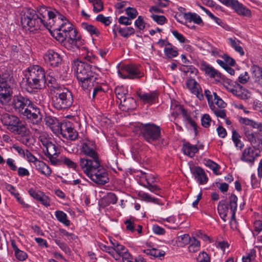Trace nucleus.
Masks as SVG:
<instances>
[{
	"mask_svg": "<svg viewBox=\"0 0 262 262\" xmlns=\"http://www.w3.org/2000/svg\"><path fill=\"white\" fill-rule=\"evenodd\" d=\"M51 13V11L45 6L38 7L37 12L31 8L25 9L21 13V24L24 28L30 31L41 29L42 27L47 29Z\"/></svg>",
	"mask_w": 262,
	"mask_h": 262,
	"instance_id": "1",
	"label": "nucleus"
},
{
	"mask_svg": "<svg viewBox=\"0 0 262 262\" xmlns=\"http://www.w3.org/2000/svg\"><path fill=\"white\" fill-rule=\"evenodd\" d=\"M26 79L25 90L30 93L36 92L46 83L45 69L39 65L30 66L24 71Z\"/></svg>",
	"mask_w": 262,
	"mask_h": 262,
	"instance_id": "2",
	"label": "nucleus"
},
{
	"mask_svg": "<svg viewBox=\"0 0 262 262\" xmlns=\"http://www.w3.org/2000/svg\"><path fill=\"white\" fill-rule=\"evenodd\" d=\"M72 68L76 74L79 85L83 89H88L93 86V82L96 78L89 64L75 60L72 63Z\"/></svg>",
	"mask_w": 262,
	"mask_h": 262,
	"instance_id": "3",
	"label": "nucleus"
},
{
	"mask_svg": "<svg viewBox=\"0 0 262 262\" xmlns=\"http://www.w3.org/2000/svg\"><path fill=\"white\" fill-rule=\"evenodd\" d=\"M136 128L139 134L148 143L155 146L164 145V141L161 137V128L154 123L138 124Z\"/></svg>",
	"mask_w": 262,
	"mask_h": 262,
	"instance_id": "4",
	"label": "nucleus"
},
{
	"mask_svg": "<svg viewBox=\"0 0 262 262\" xmlns=\"http://www.w3.org/2000/svg\"><path fill=\"white\" fill-rule=\"evenodd\" d=\"M80 153L85 156L79 159L78 163L80 168L100 160L96 145L92 141L87 139L82 140L80 147Z\"/></svg>",
	"mask_w": 262,
	"mask_h": 262,
	"instance_id": "5",
	"label": "nucleus"
},
{
	"mask_svg": "<svg viewBox=\"0 0 262 262\" xmlns=\"http://www.w3.org/2000/svg\"><path fill=\"white\" fill-rule=\"evenodd\" d=\"M101 160L81 167L83 172L94 182L104 185L109 181L107 170L100 163Z\"/></svg>",
	"mask_w": 262,
	"mask_h": 262,
	"instance_id": "6",
	"label": "nucleus"
},
{
	"mask_svg": "<svg viewBox=\"0 0 262 262\" xmlns=\"http://www.w3.org/2000/svg\"><path fill=\"white\" fill-rule=\"evenodd\" d=\"M52 94L51 104L57 110L67 109L73 103L72 93L63 86L56 88Z\"/></svg>",
	"mask_w": 262,
	"mask_h": 262,
	"instance_id": "7",
	"label": "nucleus"
},
{
	"mask_svg": "<svg viewBox=\"0 0 262 262\" xmlns=\"http://www.w3.org/2000/svg\"><path fill=\"white\" fill-rule=\"evenodd\" d=\"M238 199L235 194H231L229 198V205L225 201H220L217 206L218 213L224 222L227 221V217L230 215V225L232 228H236L235 212L237 210Z\"/></svg>",
	"mask_w": 262,
	"mask_h": 262,
	"instance_id": "8",
	"label": "nucleus"
},
{
	"mask_svg": "<svg viewBox=\"0 0 262 262\" xmlns=\"http://www.w3.org/2000/svg\"><path fill=\"white\" fill-rule=\"evenodd\" d=\"M60 30L67 35L75 29L73 25L63 15L56 10L51 11L47 25V29Z\"/></svg>",
	"mask_w": 262,
	"mask_h": 262,
	"instance_id": "9",
	"label": "nucleus"
},
{
	"mask_svg": "<svg viewBox=\"0 0 262 262\" xmlns=\"http://www.w3.org/2000/svg\"><path fill=\"white\" fill-rule=\"evenodd\" d=\"M118 75L122 78L139 79L144 75L140 70V66L135 64H128L124 66L118 71Z\"/></svg>",
	"mask_w": 262,
	"mask_h": 262,
	"instance_id": "10",
	"label": "nucleus"
},
{
	"mask_svg": "<svg viewBox=\"0 0 262 262\" xmlns=\"http://www.w3.org/2000/svg\"><path fill=\"white\" fill-rule=\"evenodd\" d=\"M58 134H61L63 138L71 141L75 140L78 137V133L74 128L73 123L68 120L60 122Z\"/></svg>",
	"mask_w": 262,
	"mask_h": 262,
	"instance_id": "11",
	"label": "nucleus"
},
{
	"mask_svg": "<svg viewBox=\"0 0 262 262\" xmlns=\"http://www.w3.org/2000/svg\"><path fill=\"white\" fill-rule=\"evenodd\" d=\"M22 116L26 118L29 122L33 124H39L42 120V115L39 108L33 102L28 108L26 107Z\"/></svg>",
	"mask_w": 262,
	"mask_h": 262,
	"instance_id": "12",
	"label": "nucleus"
},
{
	"mask_svg": "<svg viewBox=\"0 0 262 262\" xmlns=\"http://www.w3.org/2000/svg\"><path fill=\"white\" fill-rule=\"evenodd\" d=\"M66 41H64V47L68 50L79 48L83 44L82 40L78 34L76 29L72 31L68 34Z\"/></svg>",
	"mask_w": 262,
	"mask_h": 262,
	"instance_id": "13",
	"label": "nucleus"
},
{
	"mask_svg": "<svg viewBox=\"0 0 262 262\" xmlns=\"http://www.w3.org/2000/svg\"><path fill=\"white\" fill-rule=\"evenodd\" d=\"M12 94V88L10 81L0 75V102L2 104H7Z\"/></svg>",
	"mask_w": 262,
	"mask_h": 262,
	"instance_id": "14",
	"label": "nucleus"
},
{
	"mask_svg": "<svg viewBox=\"0 0 262 262\" xmlns=\"http://www.w3.org/2000/svg\"><path fill=\"white\" fill-rule=\"evenodd\" d=\"M12 94V88L10 81L0 75V102L2 104H7Z\"/></svg>",
	"mask_w": 262,
	"mask_h": 262,
	"instance_id": "15",
	"label": "nucleus"
},
{
	"mask_svg": "<svg viewBox=\"0 0 262 262\" xmlns=\"http://www.w3.org/2000/svg\"><path fill=\"white\" fill-rule=\"evenodd\" d=\"M43 58L45 63L53 68L58 67L62 61L61 55L52 49L47 50L43 54Z\"/></svg>",
	"mask_w": 262,
	"mask_h": 262,
	"instance_id": "16",
	"label": "nucleus"
},
{
	"mask_svg": "<svg viewBox=\"0 0 262 262\" xmlns=\"http://www.w3.org/2000/svg\"><path fill=\"white\" fill-rule=\"evenodd\" d=\"M32 103L29 98L20 95L14 97L12 105L15 111L22 115Z\"/></svg>",
	"mask_w": 262,
	"mask_h": 262,
	"instance_id": "17",
	"label": "nucleus"
},
{
	"mask_svg": "<svg viewBox=\"0 0 262 262\" xmlns=\"http://www.w3.org/2000/svg\"><path fill=\"white\" fill-rule=\"evenodd\" d=\"M43 151L45 155L50 160L52 164L58 165L59 164V160L57 159L60 151L58 147L53 143L45 147Z\"/></svg>",
	"mask_w": 262,
	"mask_h": 262,
	"instance_id": "18",
	"label": "nucleus"
},
{
	"mask_svg": "<svg viewBox=\"0 0 262 262\" xmlns=\"http://www.w3.org/2000/svg\"><path fill=\"white\" fill-rule=\"evenodd\" d=\"M1 120L3 124L7 126V129L9 131L14 129L20 123V120L17 117L7 113L2 115Z\"/></svg>",
	"mask_w": 262,
	"mask_h": 262,
	"instance_id": "19",
	"label": "nucleus"
},
{
	"mask_svg": "<svg viewBox=\"0 0 262 262\" xmlns=\"http://www.w3.org/2000/svg\"><path fill=\"white\" fill-rule=\"evenodd\" d=\"M259 154L252 147H247L243 150L241 160L245 162L253 164Z\"/></svg>",
	"mask_w": 262,
	"mask_h": 262,
	"instance_id": "20",
	"label": "nucleus"
},
{
	"mask_svg": "<svg viewBox=\"0 0 262 262\" xmlns=\"http://www.w3.org/2000/svg\"><path fill=\"white\" fill-rule=\"evenodd\" d=\"M190 171L195 180L200 185L206 184L208 181V178L203 169L199 166L190 167Z\"/></svg>",
	"mask_w": 262,
	"mask_h": 262,
	"instance_id": "21",
	"label": "nucleus"
},
{
	"mask_svg": "<svg viewBox=\"0 0 262 262\" xmlns=\"http://www.w3.org/2000/svg\"><path fill=\"white\" fill-rule=\"evenodd\" d=\"M137 95L143 103L149 104L155 103L158 97V94L156 91L149 93L139 91L137 92Z\"/></svg>",
	"mask_w": 262,
	"mask_h": 262,
	"instance_id": "22",
	"label": "nucleus"
},
{
	"mask_svg": "<svg viewBox=\"0 0 262 262\" xmlns=\"http://www.w3.org/2000/svg\"><path fill=\"white\" fill-rule=\"evenodd\" d=\"M179 70L183 73V78L195 79L198 73V70L193 66L181 65Z\"/></svg>",
	"mask_w": 262,
	"mask_h": 262,
	"instance_id": "23",
	"label": "nucleus"
},
{
	"mask_svg": "<svg viewBox=\"0 0 262 262\" xmlns=\"http://www.w3.org/2000/svg\"><path fill=\"white\" fill-rule=\"evenodd\" d=\"M45 124L55 134H58L60 123L55 117L51 116H47L45 118Z\"/></svg>",
	"mask_w": 262,
	"mask_h": 262,
	"instance_id": "24",
	"label": "nucleus"
},
{
	"mask_svg": "<svg viewBox=\"0 0 262 262\" xmlns=\"http://www.w3.org/2000/svg\"><path fill=\"white\" fill-rule=\"evenodd\" d=\"M119 105L123 111L128 112L136 107V102L133 98L128 97L121 101Z\"/></svg>",
	"mask_w": 262,
	"mask_h": 262,
	"instance_id": "25",
	"label": "nucleus"
},
{
	"mask_svg": "<svg viewBox=\"0 0 262 262\" xmlns=\"http://www.w3.org/2000/svg\"><path fill=\"white\" fill-rule=\"evenodd\" d=\"M4 185L5 189L16 198L17 202L24 208H28L29 207L28 204L25 203L23 199L20 196L19 193L13 186L7 183H5Z\"/></svg>",
	"mask_w": 262,
	"mask_h": 262,
	"instance_id": "26",
	"label": "nucleus"
},
{
	"mask_svg": "<svg viewBox=\"0 0 262 262\" xmlns=\"http://www.w3.org/2000/svg\"><path fill=\"white\" fill-rule=\"evenodd\" d=\"M179 110L184 119V121L186 123L189 124L193 128L195 134H197V124L192 119L190 114L182 106L179 107Z\"/></svg>",
	"mask_w": 262,
	"mask_h": 262,
	"instance_id": "27",
	"label": "nucleus"
},
{
	"mask_svg": "<svg viewBox=\"0 0 262 262\" xmlns=\"http://www.w3.org/2000/svg\"><path fill=\"white\" fill-rule=\"evenodd\" d=\"M232 9L234 10L238 15L242 16L251 17V11L242 3L238 1H236Z\"/></svg>",
	"mask_w": 262,
	"mask_h": 262,
	"instance_id": "28",
	"label": "nucleus"
},
{
	"mask_svg": "<svg viewBox=\"0 0 262 262\" xmlns=\"http://www.w3.org/2000/svg\"><path fill=\"white\" fill-rule=\"evenodd\" d=\"M34 165L36 170L41 174L47 177L51 176L52 173L51 168L43 161L38 160L35 162Z\"/></svg>",
	"mask_w": 262,
	"mask_h": 262,
	"instance_id": "29",
	"label": "nucleus"
},
{
	"mask_svg": "<svg viewBox=\"0 0 262 262\" xmlns=\"http://www.w3.org/2000/svg\"><path fill=\"white\" fill-rule=\"evenodd\" d=\"M184 17L185 19V25H187V24H191L192 21L197 25L203 24V20L201 17L195 13H185L184 14Z\"/></svg>",
	"mask_w": 262,
	"mask_h": 262,
	"instance_id": "30",
	"label": "nucleus"
},
{
	"mask_svg": "<svg viewBox=\"0 0 262 262\" xmlns=\"http://www.w3.org/2000/svg\"><path fill=\"white\" fill-rule=\"evenodd\" d=\"M143 252L148 255H150L154 257L155 258H158L160 259H162L165 255L164 251L155 248L144 250Z\"/></svg>",
	"mask_w": 262,
	"mask_h": 262,
	"instance_id": "31",
	"label": "nucleus"
},
{
	"mask_svg": "<svg viewBox=\"0 0 262 262\" xmlns=\"http://www.w3.org/2000/svg\"><path fill=\"white\" fill-rule=\"evenodd\" d=\"M164 52L165 55L169 58H172L178 55L177 48L170 43H167L165 45Z\"/></svg>",
	"mask_w": 262,
	"mask_h": 262,
	"instance_id": "32",
	"label": "nucleus"
},
{
	"mask_svg": "<svg viewBox=\"0 0 262 262\" xmlns=\"http://www.w3.org/2000/svg\"><path fill=\"white\" fill-rule=\"evenodd\" d=\"M252 77L255 82L262 86V68L258 66L252 67Z\"/></svg>",
	"mask_w": 262,
	"mask_h": 262,
	"instance_id": "33",
	"label": "nucleus"
},
{
	"mask_svg": "<svg viewBox=\"0 0 262 262\" xmlns=\"http://www.w3.org/2000/svg\"><path fill=\"white\" fill-rule=\"evenodd\" d=\"M198 150L196 145L190 144L189 143H186L183 144V150L184 154L190 157H193L195 153L198 151Z\"/></svg>",
	"mask_w": 262,
	"mask_h": 262,
	"instance_id": "34",
	"label": "nucleus"
},
{
	"mask_svg": "<svg viewBox=\"0 0 262 262\" xmlns=\"http://www.w3.org/2000/svg\"><path fill=\"white\" fill-rule=\"evenodd\" d=\"M203 69L205 74L211 78H221V74L217 70L208 64H203L202 65Z\"/></svg>",
	"mask_w": 262,
	"mask_h": 262,
	"instance_id": "35",
	"label": "nucleus"
},
{
	"mask_svg": "<svg viewBox=\"0 0 262 262\" xmlns=\"http://www.w3.org/2000/svg\"><path fill=\"white\" fill-rule=\"evenodd\" d=\"M254 226V232L253 234L259 235L257 238L258 240L262 243V213L260 215V217L255 220L253 223Z\"/></svg>",
	"mask_w": 262,
	"mask_h": 262,
	"instance_id": "36",
	"label": "nucleus"
},
{
	"mask_svg": "<svg viewBox=\"0 0 262 262\" xmlns=\"http://www.w3.org/2000/svg\"><path fill=\"white\" fill-rule=\"evenodd\" d=\"M11 132L20 135L21 137H26L29 136L30 130L25 125L18 124L15 126L14 129L10 131Z\"/></svg>",
	"mask_w": 262,
	"mask_h": 262,
	"instance_id": "37",
	"label": "nucleus"
},
{
	"mask_svg": "<svg viewBox=\"0 0 262 262\" xmlns=\"http://www.w3.org/2000/svg\"><path fill=\"white\" fill-rule=\"evenodd\" d=\"M81 27L92 36H98L100 34L99 30L92 25L89 24L87 23H82L81 24Z\"/></svg>",
	"mask_w": 262,
	"mask_h": 262,
	"instance_id": "38",
	"label": "nucleus"
},
{
	"mask_svg": "<svg viewBox=\"0 0 262 262\" xmlns=\"http://www.w3.org/2000/svg\"><path fill=\"white\" fill-rule=\"evenodd\" d=\"M60 162H61L69 168H71L74 170H78L79 165H78L76 162L66 156L61 157L59 160Z\"/></svg>",
	"mask_w": 262,
	"mask_h": 262,
	"instance_id": "39",
	"label": "nucleus"
},
{
	"mask_svg": "<svg viewBox=\"0 0 262 262\" xmlns=\"http://www.w3.org/2000/svg\"><path fill=\"white\" fill-rule=\"evenodd\" d=\"M55 215L58 221L67 226L70 225V221L67 219V215L63 211L57 210L55 212Z\"/></svg>",
	"mask_w": 262,
	"mask_h": 262,
	"instance_id": "40",
	"label": "nucleus"
},
{
	"mask_svg": "<svg viewBox=\"0 0 262 262\" xmlns=\"http://www.w3.org/2000/svg\"><path fill=\"white\" fill-rule=\"evenodd\" d=\"M228 40L231 46L237 52L239 53L242 56L244 55L245 53L244 50L240 46L241 42L239 40H236L232 38H228Z\"/></svg>",
	"mask_w": 262,
	"mask_h": 262,
	"instance_id": "41",
	"label": "nucleus"
},
{
	"mask_svg": "<svg viewBox=\"0 0 262 262\" xmlns=\"http://www.w3.org/2000/svg\"><path fill=\"white\" fill-rule=\"evenodd\" d=\"M115 94L120 102L127 97V90L123 86H117L115 89Z\"/></svg>",
	"mask_w": 262,
	"mask_h": 262,
	"instance_id": "42",
	"label": "nucleus"
},
{
	"mask_svg": "<svg viewBox=\"0 0 262 262\" xmlns=\"http://www.w3.org/2000/svg\"><path fill=\"white\" fill-rule=\"evenodd\" d=\"M186 86L187 88L191 92H195L200 88L199 84L196 81L195 79H188L186 80Z\"/></svg>",
	"mask_w": 262,
	"mask_h": 262,
	"instance_id": "43",
	"label": "nucleus"
},
{
	"mask_svg": "<svg viewBox=\"0 0 262 262\" xmlns=\"http://www.w3.org/2000/svg\"><path fill=\"white\" fill-rule=\"evenodd\" d=\"M210 109L213 111L215 115L222 119L226 118V112L224 108H219L215 105H210Z\"/></svg>",
	"mask_w": 262,
	"mask_h": 262,
	"instance_id": "44",
	"label": "nucleus"
},
{
	"mask_svg": "<svg viewBox=\"0 0 262 262\" xmlns=\"http://www.w3.org/2000/svg\"><path fill=\"white\" fill-rule=\"evenodd\" d=\"M191 238L189 235L187 234H185L180 236H179L177 238L176 242L180 247H184L186 245H187L191 242Z\"/></svg>",
	"mask_w": 262,
	"mask_h": 262,
	"instance_id": "45",
	"label": "nucleus"
},
{
	"mask_svg": "<svg viewBox=\"0 0 262 262\" xmlns=\"http://www.w3.org/2000/svg\"><path fill=\"white\" fill-rule=\"evenodd\" d=\"M189 244H190L188 246V250L189 252L194 253L200 250V242L195 238H192L191 239V242H190Z\"/></svg>",
	"mask_w": 262,
	"mask_h": 262,
	"instance_id": "46",
	"label": "nucleus"
},
{
	"mask_svg": "<svg viewBox=\"0 0 262 262\" xmlns=\"http://www.w3.org/2000/svg\"><path fill=\"white\" fill-rule=\"evenodd\" d=\"M241 136L235 130H233L232 132V139L236 147H238L240 149L244 147V144L240 140Z\"/></svg>",
	"mask_w": 262,
	"mask_h": 262,
	"instance_id": "47",
	"label": "nucleus"
},
{
	"mask_svg": "<svg viewBox=\"0 0 262 262\" xmlns=\"http://www.w3.org/2000/svg\"><path fill=\"white\" fill-rule=\"evenodd\" d=\"M38 138L44 147L52 143L51 138L46 132H41Z\"/></svg>",
	"mask_w": 262,
	"mask_h": 262,
	"instance_id": "48",
	"label": "nucleus"
},
{
	"mask_svg": "<svg viewBox=\"0 0 262 262\" xmlns=\"http://www.w3.org/2000/svg\"><path fill=\"white\" fill-rule=\"evenodd\" d=\"M244 135L247 140L250 143H253V141L255 142V138L256 135L253 130L250 129L248 127L245 126L243 128Z\"/></svg>",
	"mask_w": 262,
	"mask_h": 262,
	"instance_id": "49",
	"label": "nucleus"
},
{
	"mask_svg": "<svg viewBox=\"0 0 262 262\" xmlns=\"http://www.w3.org/2000/svg\"><path fill=\"white\" fill-rule=\"evenodd\" d=\"M100 248L103 251L108 253L116 260H118V255L114 251V247L107 246L104 244L100 245Z\"/></svg>",
	"mask_w": 262,
	"mask_h": 262,
	"instance_id": "50",
	"label": "nucleus"
},
{
	"mask_svg": "<svg viewBox=\"0 0 262 262\" xmlns=\"http://www.w3.org/2000/svg\"><path fill=\"white\" fill-rule=\"evenodd\" d=\"M119 33L122 36L124 37H128L130 35L134 34L135 30L131 27L120 28L119 30Z\"/></svg>",
	"mask_w": 262,
	"mask_h": 262,
	"instance_id": "51",
	"label": "nucleus"
},
{
	"mask_svg": "<svg viewBox=\"0 0 262 262\" xmlns=\"http://www.w3.org/2000/svg\"><path fill=\"white\" fill-rule=\"evenodd\" d=\"M55 32L54 34L55 39L60 42L64 46V41L67 38V34L60 30H54Z\"/></svg>",
	"mask_w": 262,
	"mask_h": 262,
	"instance_id": "52",
	"label": "nucleus"
},
{
	"mask_svg": "<svg viewBox=\"0 0 262 262\" xmlns=\"http://www.w3.org/2000/svg\"><path fill=\"white\" fill-rule=\"evenodd\" d=\"M142 185L145 188L148 189L151 192H154L157 194H159V191H160V188L157 185H152L148 181H146L144 183L142 182Z\"/></svg>",
	"mask_w": 262,
	"mask_h": 262,
	"instance_id": "53",
	"label": "nucleus"
},
{
	"mask_svg": "<svg viewBox=\"0 0 262 262\" xmlns=\"http://www.w3.org/2000/svg\"><path fill=\"white\" fill-rule=\"evenodd\" d=\"M214 104L219 108H224L226 107L227 104L221 99L216 93H213Z\"/></svg>",
	"mask_w": 262,
	"mask_h": 262,
	"instance_id": "54",
	"label": "nucleus"
},
{
	"mask_svg": "<svg viewBox=\"0 0 262 262\" xmlns=\"http://www.w3.org/2000/svg\"><path fill=\"white\" fill-rule=\"evenodd\" d=\"M231 91L233 94L241 99H245L247 98V95L242 92V86L241 85L236 89H232Z\"/></svg>",
	"mask_w": 262,
	"mask_h": 262,
	"instance_id": "55",
	"label": "nucleus"
},
{
	"mask_svg": "<svg viewBox=\"0 0 262 262\" xmlns=\"http://www.w3.org/2000/svg\"><path fill=\"white\" fill-rule=\"evenodd\" d=\"M256 257V251L254 249L251 250L246 256L243 257V262H252Z\"/></svg>",
	"mask_w": 262,
	"mask_h": 262,
	"instance_id": "56",
	"label": "nucleus"
},
{
	"mask_svg": "<svg viewBox=\"0 0 262 262\" xmlns=\"http://www.w3.org/2000/svg\"><path fill=\"white\" fill-rule=\"evenodd\" d=\"M47 80L48 82V86L49 88H50L52 93H53L54 92H55V90L56 88H58L59 87L63 86L62 85H58L56 83V79L52 77H50V79H49V77L48 76Z\"/></svg>",
	"mask_w": 262,
	"mask_h": 262,
	"instance_id": "57",
	"label": "nucleus"
},
{
	"mask_svg": "<svg viewBox=\"0 0 262 262\" xmlns=\"http://www.w3.org/2000/svg\"><path fill=\"white\" fill-rule=\"evenodd\" d=\"M104 200L108 205L110 204H115L117 202L118 198L114 193L109 192L105 197Z\"/></svg>",
	"mask_w": 262,
	"mask_h": 262,
	"instance_id": "58",
	"label": "nucleus"
},
{
	"mask_svg": "<svg viewBox=\"0 0 262 262\" xmlns=\"http://www.w3.org/2000/svg\"><path fill=\"white\" fill-rule=\"evenodd\" d=\"M114 251L116 253H117L118 255V260L120 259L121 257V255L123 254V252H127V249L126 247L122 245L119 244L116 245L114 247Z\"/></svg>",
	"mask_w": 262,
	"mask_h": 262,
	"instance_id": "59",
	"label": "nucleus"
},
{
	"mask_svg": "<svg viewBox=\"0 0 262 262\" xmlns=\"http://www.w3.org/2000/svg\"><path fill=\"white\" fill-rule=\"evenodd\" d=\"M125 12L127 17H129L131 20L135 18L138 14L137 10L134 8L127 7L125 9Z\"/></svg>",
	"mask_w": 262,
	"mask_h": 262,
	"instance_id": "60",
	"label": "nucleus"
},
{
	"mask_svg": "<svg viewBox=\"0 0 262 262\" xmlns=\"http://www.w3.org/2000/svg\"><path fill=\"white\" fill-rule=\"evenodd\" d=\"M124 224L126 225V229L127 230L133 232L135 231L137 224H135L134 220L132 219L126 220L124 222Z\"/></svg>",
	"mask_w": 262,
	"mask_h": 262,
	"instance_id": "61",
	"label": "nucleus"
},
{
	"mask_svg": "<svg viewBox=\"0 0 262 262\" xmlns=\"http://www.w3.org/2000/svg\"><path fill=\"white\" fill-rule=\"evenodd\" d=\"M211 121V118L208 114H204L201 118L202 125L205 128L209 127Z\"/></svg>",
	"mask_w": 262,
	"mask_h": 262,
	"instance_id": "62",
	"label": "nucleus"
},
{
	"mask_svg": "<svg viewBox=\"0 0 262 262\" xmlns=\"http://www.w3.org/2000/svg\"><path fill=\"white\" fill-rule=\"evenodd\" d=\"M151 17L155 21L160 25L164 24L167 20L166 17L163 15L152 14Z\"/></svg>",
	"mask_w": 262,
	"mask_h": 262,
	"instance_id": "63",
	"label": "nucleus"
},
{
	"mask_svg": "<svg viewBox=\"0 0 262 262\" xmlns=\"http://www.w3.org/2000/svg\"><path fill=\"white\" fill-rule=\"evenodd\" d=\"M199 262H210L209 255L205 252H201L198 257Z\"/></svg>",
	"mask_w": 262,
	"mask_h": 262,
	"instance_id": "64",
	"label": "nucleus"
}]
</instances>
